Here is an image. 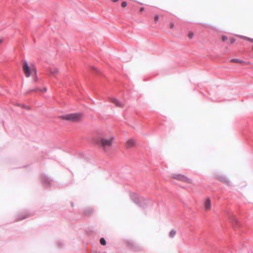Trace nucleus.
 <instances>
[{
  "label": "nucleus",
  "mask_w": 253,
  "mask_h": 253,
  "mask_svg": "<svg viewBox=\"0 0 253 253\" xmlns=\"http://www.w3.org/2000/svg\"><path fill=\"white\" fill-rule=\"evenodd\" d=\"M127 5V3L126 1H123L121 3V6L123 7H125Z\"/></svg>",
  "instance_id": "nucleus-13"
},
{
  "label": "nucleus",
  "mask_w": 253,
  "mask_h": 253,
  "mask_svg": "<svg viewBox=\"0 0 253 253\" xmlns=\"http://www.w3.org/2000/svg\"><path fill=\"white\" fill-rule=\"evenodd\" d=\"M235 41V40L234 39H231L230 40V42L231 44L233 43Z\"/></svg>",
  "instance_id": "nucleus-16"
},
{
  "label": "nucleus",
  "mask_w": 253,
  "mask_h": 253,
  "mask_svg": "<svg viewBox=\"0 0 253 253\" xmlns=\"http://www.w3.org/2000/svg\"><path fill=\"white\" fill-rule=\"evenodd\" d=\"M100 243L103 246H105L106 244V241L103 238L100 239Z\"/></svg>",
  "instance_id": "nucleus-12"
},
{
  "label": "nucleus",
  "mask_w": 253,
  "mask_h": 253,
  "mask_svg": "<svg viewBox=\"0 0 253 253\" xmlns=\"http://www.w3.org/2000/svg\"><path fill=\"white\" fill-rule=\"evenodd\" d=\"M173 26H174V24L173 23H171L170 25V29L173 28Z\"/></svg>",
  "instance_id": "nucleus-18"
},
{
  "label": "nucleus",
  "mask_w": 253,
  "mask_h": 253,
  "mask_svg": "<svg viewBox=\"0 0 253 253\" xmlns=\"http://www.w3.org/2000/svg\"><path fill=\"white\" fill-rule=\"evenodd\" d=\"M63 119L68 121L78 122L82 119V115L81 114L77 113L70 114L63 116Z\"/></svg>",
  "instance_id": "nucleus-4"
},
{
  "label": "nucleus",
  "mask_w": 253,
  "mask_h": 253,
  "mask_svg": "<svg viewBox=\"0 0 253 253\" xmlns=\"http://www.w3.org/2000/svg\"><path fill=\"white\" fill-rule=\"evenodd\" d=\"M222 41L224 42L227 40V37L225 36H223L221 38Z\"/></svg>",
  "instance_id": "nucleus-14"
},
{
  "label": "nucleus",
  "mask_w": 253,
  "mask_h": 253,
  "mask_svg": "<svg viewBox=\"0 0 253 253\" xmlns=\"http://www.w3.org/2000/svg\"><path fill=\"white\" fill-rule=\"evenodd\" d=\"M239 37L242 38V39H245V40H247L251 42H253V39H251V38H248V37H244V36H239Z\"/></svg>",
  "instance_id": "nucleus-10"
},
{
  "label": "nucleus",
  "mask_w": 253,
  "mask_h": 253,
  "mask_svg": "<svg viewBox=\"0 0 253 253\" xmlns=\"http://www.w3.org/2000/svg\"><path fill=\"white\" fill-rule=\"evenodd\" d=\"M230 62L231 63H236L239 64H243L244 62L241 60L238 59H232L230 60Z\"/></svg>",
  "instance_id": "nucleus-9"
},
{
  "label": "nucleus",
  "mask_w": 253,
  "mask_h": 253,
  "mask_svg": "<svg viewBox=\"0 0 253 253\" xmlns=\"http://www.w3.org/2000/svg\"><path fill=\"white\" fill-rule=\"evenodd\" d=\"M119 0H111L113 2H116V1H118Z\"/></svg>",
  "instance_id": "nucleus-22"
},
{
  "label": "nucleus",
  "mask_w": 253,
  "mask_h": 253,
  "mask_svg": "<svg viewBox=\"0 0 253 253\" xmlns=\"http://www.w3.org/2000/svg\"><path fill=\"white\" fill-rule=\"evenodd\" d=\"M171 177L173 179L185 182L188 184H192L193 180L186 175L179 174V173H174L171 175Z\"/></svg>",
  "instance_id": "nucleus-2"
},
{
  "label": "nucleus",
  "mask_w": 253,
  "mask_h": 253,
  "mask_svg": "<svg viewBox=\"0 0 253 253\" xmlns=\"http://www.w3.org/2000/svg\"><path fill=\"white\" fill-rule=\"evenodd\" d=\"M204 207L206 211H210L211 209V201L210 198H207L205 200Z\"/></svg>",
  "instance_id": "nucleus-5"
},
{
  "label": "nucleus",
  "mask_w": 253,
  "mask_h": 253,
  "mask_svg": "<svg viewBox=\"0 0 253 253\" xmlns=\"http://www.w3.org/2000/svg\"><path fill=\"white\" fill-rule=\"evenodd\" d=\"M235 222H236L237 224H239V222L237 221V219H235Z\"/></svg>",
  "instance_id": "nucleus-21"
},
{
  "label": "nucleus",
  "mask_w": 253,
  "mask_h": 253,
  "mask_svg": "<svg viewBox=\"0 0 253 253\" xmlns=\"http://www.w3.org/2000/svg\"><path fill=\"white\" fill-rule=\"evenodd\" d=\"M193 34L192 33L189 34V37L191 39L193 37Z\"/></svg>",
  "instance_id": "nucleus-19"
},
{
  "label": "nucleus",
  "mask_w": 253,
  "mask_h": 253,
  "mask_svg": "<svg viewBox=\"0 0 253 253\" xmlns=\"http://www.w3.org/2000/svg\"><path fill=\"white\" fill-rule=\"evenodd\" d=\"M110 100L111 102L115 104L117 107L122 108L124 106L122 103L115 98H110Z\"/></svg>",
  "instance_id": "nucleus-6"
},
{
  "label": "nucleus",
  "mask_w": 253,
  "mask_h": 253,
  "mask_svg": "<svg viewBox=\"0 0 253 253\" xmlns=\"http://www.w3.org/2000/svg\"><path fill=\"white\" fill-rule=\"evenodd\" d=\"M46 88L45 87L43 88V90H42V91H43V92H46ZM41 91V90H40Z\"/></svg>",
  "instance_id": "nucleus-20"
},
{
  "label": "nucleus",
  "mask_w": 253,
  "mask_h": 253,
  "mask_svg": "<svg viewBox=\"0 0 253 253\" xmlns=\"http://www.w3.org/2000/svg\"><path fill=\"white\" fill-rule=\"evenodd\" d=\"M26 217H27V216H24L23 217H22V218H20V220H22V219H24V218H26Z\"/></svg>",
  "instance_id": "nucleus-23"
},
{
  "label": "nucleus",
  "mask_w": 253,
  "mask_h": 253,
  "mask_svg": "<svg viewBox=\"0 0 253 253\" xmlns=\"http://www.w3.org/2000/svg\"><path fill=\"white\" fill-rule=\"evenodd\" d=\"M218 179H219V180H221L222 182H225V180L224 178H222L221 177L220 178H219Z\"/></svg>",
  "instance_id": "nucleus-17"
},
{
  "label": "nucleus",
  "mask_w": 253,
  "mask_h": 253,
  "mask_svg": "<svg viewBox=\"0 0 253 253\" xmlns=\"http://www.w3.org/2000/svg\"><path fill=\"white\" fill-rule=\"evenodd\" d=\"M143 8H140V11H143Z\"/></svg>",
  "instance_id": "nucleus-24"
},
{
  "label": "nucleus",
  "mask_w": 253,
  "mask_h": 253,
  "mask_svg": "<svg viewBox=\"0 0 253 253\" xmlns=\"http://www.w3.org/2000/svg\"><path fill=\"white\" fill-rule=\"evenodd\" d=\"M23 70L26 77H29L32 73L36 74V69L35 68H30L28 63L25 61L23 62Z\"/></svg>",
  "instance_id": "nucleus-3"
},
{
  "label": "nucleus",
  "mask_w": 253,
  "mask_h": 253,
  "mask_svg": "<svg viewBox=\"0 0 253 253\" xmlns=\"http://www.w3.org/2000/svg\"><path fill=\"white\" fill-rule=\"evenodd\" d=\"M49 71L52 74L55 75L58 73V70L56 68L50 67L49 68Z\"/></svg>",
  "instance_id": "nucleus-8"
},
{
  "label": "nucleus",
  "mask_w": 253,
  "mask_h": 253,
  "mask_svg": "<svg viewBox=\"0 0 253 253\" xmlns=\"http://www.w3.org/2000/svg\"><path fill=\"white\" fill-rule=\"evenodd\" d=\"M1 42V41L0 40V43Z\"/></svg>",
  "instance_id": "nucleus-25"
},
{
  "label": "nucleus",
  "mask_w": 253,
  "mask_h": 253,
  "mask_svg": "<svg viewBox=\"0 0 253 253\" xmlns=\"http://www.w3.org/2000/svg\"><path fill=\"white\" fill-rule=\"evenodd\" d=\"M176 234V232L175 230H172L169 234V235L170 237H173Z\"/></svg>",
  "instance_id": "nucleus-11"
},
{
  "label": "nucleus",
  "mask_w": 253,
  "mask_h": 253,
  "mask_svg": "<svg viewBox=\"0 0 253 253\" xmlns=\"http://www.w3.org/2000/svg\"><path fill=\"white\" fill-rule=\"evenodd\" d=\"M115 138L113 136H104L100 138L99 144L102 149L105 152H108L114 141Z\"/></svg>",
  "instance_id": "nucleus-1"
},
{
  "label": "nucleus",
  "mask_w": 253,
  "mask_h": 253,
  "mask_svg": "<svg viewBox=\"0 0 253 253\" xmlns=\"http://www.w3.org/2000/svg\"><path fill=\"white\" fill-rule=\"evenodd\" d=\"M158 19H159L158 15H155V17H154L155 22H157L158 21Z\"/></svg>",
  "instance_id": "nucleus-15"
},
{
  "label": "nucleus",
  "mask_w": 253,
  "mask_h": 253,
  "mask_svg": "<svg viewBox=\"0 0 253 253\" xmlns=\"http://www.w3.org/2000/svg\"><path fill=\"white\" fill-rule=\"evenodd\" d=\"M135 144V141L133 139H128L126 142V146L127 148H131L133 147Z\"/></svg>",
  "instance_id": "nucleus-7"
}]
</instances>
